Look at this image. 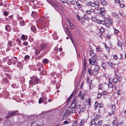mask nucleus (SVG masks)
<instances>
[{"instance_id":"f257e3e1","label":"nucleus","mask_w":126,"mask_h":126,"mask_svg":"<svg viewBox=\"0 0 126 126\" xmlns=\"http://www.w3.org/2000/svg\"><path fill=\"white\" fill-rule=\"evenodd\" d=\"M99 69L98 66L97 65H95L94 69L91 70V69L88 68V72L90 75L92 76V74L93 76H95L98 73Z\"/></svg>"},{"instance_id":"f03ea898","label":"nucleus","mask_w":126,"mask_h":126,"mask_svg":"<svg viewBox=\"0 0 126 126\" xmlns=\"http://www.w3.org/2000/svg\"><path fill=\"white\" fill-rule=\"evenodd\" d=\"M76 101L75 99L73 101L71 102V104L70 105L69 107L67 108L68 110H69L70 109H74L75 108V106L76 105Z\"/></svg>"},{"instance_id":"7ed1b4c3","label":"nucleus","mask_w":126,"mask_h":126,"mask_svg":"<svg viewBox=\"0 0 126 126\" xmlns=\"http://www.w3.org/2000/svg\"><path fill=\"white\" fill-rule=\"evenodd\" d=\"M89 63L94 65H97L98 63L97 62L96 60L92 58H91L89 59Z\"/></svg>"},{"instance_id":"20e7f679","label":"nucleus","mask_w":126,"mask_h":126,"mask_svg":"<svg viewBox=\"0 0 126 126\" xmlns=\"http://www.w3.org/2000/svg\"><path fill=\"white\" fill-rule=\"evenodd\" d=\"M18 111H10L8 115L6 116V118H8L10 117V116L12 115H15L16 113L18 112Z\"/></svg>"},{"instance_id":"39448f33","label":"nucleus","mask_w":126,"mask_h":126,"mask_svg":"<svg viewBox=\"0 0 126 126\" xmlns=\"http://www.w3.org/2000/svg\"><path fill=\"white\" fill-rule=\"evenodd\" d=\"M117 77L114 76L113 79L110 78L109 80L110 82L113 83V84H115L117 81Z\"/></svg>"},{"instance_id":"423d86ee","label":"nucleus","mask_w":126,"mask_h":126,"mask_svg":"<svg viewBox=\"0 0 126 126\" xmlns=\"http://www.w3.org/2000/svg\"><path fill=\"white\" fill-rule=\"evenodd\" d=\"M68 110V109L67 110H66V113H68V114H67V115H68V114H70L72 113H76L77 112V111L75 110Z\"/></svg>"},{"instance_id":"0eeeda50","label":"nucleus","mask_w":126,"mask_h":126,"mask_svg":"<svg viewBox=\"0 0 126 126\" xmlns=\"http://www.w3.org/2000/svg\"><path fill=\"white\" fill-rule=\"evenodd\" d=\"M105 11L104 8H100V15H101L102 16H104L105 15Z\"/></svg>"},{"instance_id":"6e6552de","label":"nucleus","mask_w":126,"mask_h":126,"mask_svg":"<svg viewBox=\"0 0 126 126\" xmlns=\"http://www.w3.org/2000/svg\"><path fill=\"white\" fill-rule=\"evenodd\" d=\"M34 80L35 81V84H37L39 81V79L36 77H33Z\"/></svg>"},{"instance_id":"1a4fd4ad","label":"nucleus","mask_w":126,"mask_h":126,"mask_svg":"<svg viewBox=\"0 0 126 126\" xmlns=\"http://www.w3.org/2000/svg\"><path fill=\"white\" fill-rule=\"evenodd\" d=\"M29 83L30 85H34L35 84V81L34 80L33 78L31 79L29 81Z\"/></svg>"},{"instance_id":"9d476101","label":"nucleus","mask_w":126,"mask_h":126,"mask_svg":"<svg viewBox=\"0 0 126 126\" xmlns=\"http://www.w3.org/2000/svg\"><path fill=\"white\" fill-rule=\"evenodd\" d=\"M17 66L20 69H21L23 68L22 63L21 62H18L17 63Z\"/></svg>"},{"instance_id":"9b49d317","label":"nucleus","mask_w":126,"mask_h":126,"mask_svg":"<svg viewBox=\"0 0 126 126\" xmlns=\"http://www.w3.org/2000/svg\"><path fill=\"white\" fill-rule=\"evenodd\" d=\"M78 96H80L81 99H83L84 96V93H82V92L81 91H80L79 92V94L78 95Z\"/></svg>"},{"instance_id":"f8f14e48","label":"nucleus","mask_w":126,"mask_h":126,"mask_svg":"<svg viewBox=\"0 0 126 126\" xmlns=\"http://www.w3.org/2000/svg\"><path fill=\"white\" fill-rule=\"evenodd\" d=\"M44 18H39L38 19V21L39 23H40L41 24H43L42 23L44 22V20L45 19Z\"/></svg>"},{"instance_id":"ddd939ff","label":"nucleus","mask_w":126,"mask_h":126,"mask_svg":"<svg viewBox=\"0 0 126 126\" xmlns=\"http://www.w3.org/2000/svg\"><path fill=\"white\" fill-rule=\"evenodd\" d=\"M37 13L35 11H32L31 14L32 16L34 17H36L37 16Z\"/></svg>"},{"instance_id":"4468645a","label":"nucleus","mask_w":126,"mask_h":126,"mask_svg":"<svg viewBox=\"0 0 126 126\" xmlns=\"http://www.w3.org/2000/svg\"><path fill=\"white\" fill-rule=\"evenodd\" d=\"M31 30L34 32H35L36 31V29L35 27L33 25H32L31 26Z\"/></svg>"},{"instance_id":"2eb2a0df","label":"nucleus","mask_w":126,"mask_h":126,"mask_svg":"<svg viewBox=\"0 0 126 126\" xmlns=\"http://www.w3.org/2000/svg\"><path fill=\"white\" fill-rule=\"evenodd\" d=\"M112 15L113 16L116 18H118L119 16L115 12H113L112 13Z\"/></svg>"},{"instance_id":"dca6fc26","label":"nucleus","mask_w":126,"mask_h":126,"mask_svg":"<svg viewBox=\"0 0 126 126\" xmlns=\"http://www.w3.org/2000/svg\"><path fill=\"white\" fill-rule=\"evenodd\" d=\"M108 64L110 66L111 68H114V66H115V65L113 63L110 62H109L108 63Z\"/></svg>"},{"instance_id":"f3484780","label":"nucleus","mask_w":126,"mask_h":126,"mask_svg":"<svg viewBox=\"0 0 126 126\" xmlns=\"http://www.w3.org/2000/svg\"><path fill=\"white\" fill-rule=\"evenodd\" d=\"M37 66L38 68V70L39 71H40L41 70V67H42L43 65L42 64H37Z\"/></svg>"},{"instance_id":"a211bd4d","label":"nucleus","mask_w":126,"mask_h":126,"mask_svg":"<svg viewBox=\"0 0 126 126\" xmlns=\"http://www.w3.org/2000/svg\"><path fill=\"white\" fill-rule=\"evenodd\" d=\"M101 3L103 5H106L107 4L106 0H100Z\"/></svg>"},{"instance_id":"6ab92c4d","label":"nucleus","mask_w":126,"mask_h":126,"mask_svg":"<svg viewBox=\"0 0 126 126\" xmlns=\"http://www.w3.org/2000/svg\"><path fill=\"white\" fill-rule=\"evenodd\" d=\"M42 61L44 63H48L49 60L45 58L43 59L42 60Z\"/></svg>"},{"instance_id":"aec40b11","label":"nucleus","mask_w":126,"mask_h":126,"mask_svg":"<svg viewBox=\"0 0 126 126\" xmlns=\"http://www.w3.org/2000/svg\"><path fill=\"white\" fill-rule=\"evenodd\" d=\"M59 3L57 2H53L52 3V4L53 6L57 7L59 5Z\"/></svg>"},{"instance_id":"412c9836","label":"nucleus","mask_w":126,"mask_h":126,"mask_svg":"<svg viewBox=\"0 0 126 126\" xmlns=\"http://www.w3.org/2000/svg\"><path fill=\"white\" fill-rule=\"evenodd\" d=\"M5 29L8 32H9L11 31V29L9 26L8 25L5 28Z\"/></svg>"},{"instance_id":"4be33fe9","label":"nucleus","mask_w":126,"mask_h":126,"mask_svg":"<svg viewBox=\"0 0 126 126\" xmlns=\"http://www.w3.org/2000/svg\"><path fill=\"white\" fill-rule=\"evenodd\" d=\"M19 23L21 26H24L25 24V21L24 20L21 21L19 22Z\"/></svg>"},{"instance_id":"5701e85b","label":"nucleus","mask_w":126,"mask_h":126,"mask_svg":"<svg viewBox=\"0 0 126 126\" xmlns=\"http://www.w3.org/2000/svg\"><path fill=\"white\" fill-rule=\"evenodd\" d=\"M118 45L119 47H122V42L118 40Z\"/></svg>"},{"instance_id":"b1692460","label":"nucleus","mask_w":126,"mask_h":126,"mask_svg":"<svg viewBox=\"0 0 126 126\" xmlns=\"http://www.w3.org/2000/svg\"><path fill=\"white\" fill-rule=\"evenodd\" d=\"M53 38L54 40H57L58 39V37L56 35L55 33H54L53 35Z\"/></svg>"},{"instance_id":"393cba45","label":"nucleus","mask_w":126,"mask_h":126,"mask_svg":"<svg viewBox=\"0 0 126 126\" xmlns=\"http://www.w3.org/2000/svg\"><path fill=\"white\" fill-rule=\"evenodd\" d=\"M21 39L22 40H25L27 39V38L25 37L24 35H23L21 37Z\"/></svg>"},{"instance_id":"a878e982","label":"nucleus","mask_w":126,"mask_h":126,"mask_svg":"<svg viewBox=\"0 0 126 126\" xmlns=\"http://www.w3.org/2000/svg\"><path fill=\"white\" fill-rule=\"evenodd\" d=\"M78 90H74L72 93L71 94V96H73L75 95L77 93V91Z\"/></svg>"},{"instance_id":"bb28decb","label":"nucleus","mask_w":126,"mask_h":126,"mask_svg":"<svg viewBox=\"0 0 126 126\" xmlns=\"http://www.w3.org/2000/svg\"><path fill=\"white\" fill-rule=\"evenodd\" d=\"M44 100V99L42 98H40L39 100V104L41 103Z\"/></svg>"},{"instance_id":"cd10ccee","label":"nucleus","mask_w":126,"mask_h":126,"mask_svg":"<svg viewBox=\"0 0 126 126\" xmlns=\"http://www.w3.org/2000/svg\"><path fill=\"white\" fill-rule=\"evenodd\" d=\"M84 122L85 121L84 120H81V122L80 123V126H82L83 125Z\"/></svg>"},{"instance_id":"c85d7f7f","label":"nucleus","mask_w":126,"mask_h":126,"mask_svg":"<svg viewBox=\"0 0 126 126\" xmlns=\"http://www.w3.org/2000/svg\"><path fill=\"white\" fill-rule=\"evenodd\" d=\"M94 55H92V58H92L94 59H95V60H96V61L97 60V56L95 55H94Z\"/></svg>"},{"instance_id":"c756f323","label":"nucleus","mask_w":126,"mask_h":126,"mask_svg":"<svg viewBox=\"0 0 126 126\" xmlns=\"http://www.w3.org/2000/svg\"><path fill=\"white\" fill-rule=\"evenodd\" d=\"M12 62L11 59H9L7 61V63L8 65H10L11 64Z\"/></svg>"},{"instance_id":"7c9ffc66","label":"nucleus","mask_w":126,"mask_h":126,"mask_svg":"<svg viewBox=\"0 0 126 126\" xmlns=\"http://www.w3.org/2000/svg\"><path fill=\"white\" fill-rule=\"evenodd\" d=\"M96 5L97 6H98V5L97 4H96L95 2H92L91 5V6L93 7H95V6Z\"/></svg>"},{"instance_id":"2f4dec72","label":"nucleus","mask_w":126,"mask_h":126,"mask_svg":"<svg viewBox=\"0 0 126 126\" xmlns=\"http://www.w3.org/2000/svg\"><path fill=\"white\" fill-rule=\"evenodd\" d=\"M101 66L104 69H105L106 67V65L105 63H102V64H101Z\"/></svg>"},{"instance_id":"473e14b6","label":"nucleus","mask_w":126,"mask_h":126,"mask_svg":"<svg viewBox=\"0 0 126 126\" xmlns=\"http://www.w3.org/2000/svg\"><path fill=\"white\" fill-rule=\"evenodd\" d=\"M37 124L34 122H33L31 124V126H37Z\"/></svg>"},{"instance_id":"72a5a7b5","label":"nucleus","mask_w":126,"mask_h":126,"mask_svg":"<svg viewBox=\"0 0 126 126\" xmlns=\"http://www.w3.org/2000/svg\"><path fill=\"white\" fill-rule=\"evenodd\" d=\"M96 51L99 52H102V49L100 47H98L96 48Z\"/></svg>"},{"instance_id":"f704fd0d","label":"nucleus","mask_w":126,"mask_h":126,"mask_svg":"<svg viewBox=\"0 0 126 126\" xmlns=\"http://www.w3.org/2000/svg\"><path fill=\"white\" fill-rule=\"evenodd\" d=\"M3 81L4 82H8V79L6 78H4L3 79Z\"/></svg>"},{"instance_id":"c9c22d12","label":"nucleus","mask_w":126,"mask_h":126,"mask_svg":"<svg viewBox=\"0 0 126 126\" xmlns=\"http://www.w3.org/2000/svg\"><path fill=\"white\" fill-rule=\"evenodd\" d=\"M46 73L47 72L46 71L44 70H43L40 73V74H42L44 75H45V74H46Z\"/></svg>"},{"instance_id":"e433bc0d","label":"nucleus","mask_w":126,"mask_h":126,"mask_svg":"<svg viewBox=\"0 0 126 126\" xmlns=\"http://www.w3.org/2000/svg\"><path fill=\"white\" fill-rule=\"evenodd\" d=\"M85 109V108L84 107H83L82 108H81L80 109V110L79 111V113L81 112L84 111Z\"/></svg>"},{"instance_id":"4c0bfd02","label":"nucleus","mask_w":126,"mask_h":126,"mask_svg":"<svg viewBox=\"0 0 126 126\" xmlns=\"http://www.w3.org/2000/svg\"><path fill=\"white\" fill-rule=\"evenodd\" d=\"M116 108L115 105H112L111 107V109L112 110H114Z\"/></svg>"},{"instance_id":"58836bf2","label":"nucleus","mask_w":126,"mask_h":126,"mask_svg":"<svg viewBox=\"0 0 126 126\" xmlns=\"http://www.w3.org/2000/svg\"><path fill=\"white\" fill-rule=\"evenodd\" d=\"M108 93V92L106 91H104L101 93V94L102 95H107V94Z\"/></svg>"},{"instance_id":"ea45409f","label":"nucleus","mask_w":126,"mask_h":126,"mask_svg":"<svg viewBox=\"0 0 126 126\" xmlns=\"http://www.w3.org/2000/svg\"><path fill=\"white\" fill-rule=\"evenodd\" d=\"M72 96H71V95L67 99V103H68L69 101L71 98H72Z\"/></svg>"},{"instance_id":"a19ab883","label":"nucleus","mask_w":126,"mask_h":126,"mask_svg":"<svg viewBox=\"0 0 126 126\" xmlns=\"http://www.w3.org/2000/svg\"><path fill=\"white\" fill-rule=\"evenodd\" d=\"M117 122V120H114L112 122V124H113V126H114Z\"/></svg>"},{"instance_id":"79ce46f5","label":"nucleus","mask_w":126,"mask_h":126,"mask_svg":"<svg viewBox=\"0 0 126 126\" xmlns=\"http://www.w3.org/2000/svg\"><path fill=\"white\" fill-rule=\"evenodd\" d=\"M59 84L58 83H57V84L56 85V89H59Z\"/></svg>"},{"instance_id":"37998d69","label":"nucleus","mask_w":126,"mask_h":126,"mask_svg":"<svg viewBox=\"0 0 126 126\" xmlns=\"http://www.w3.org/2000/svg\"><path fill=\"white\" fill-rule=\"evenodd\" d=\"M22 19V18L21 17H17V19L18 21L21 20Z\"/></svg>"},{"instance_id":"c03bdc74","label":"nucleus","mask_w":126,"mask_h":126,"mask_svg":"<svg viewBox=\"0 0 126 126\" xmlns=\"http://www.w3.org/2000/svg\"><path fill=\"white\" fill-rule=\"evenodd\" d=\"M12 61L13 64H15L16 63L17 61V60H15L14 59H13L12 60Z\"/></svg>"},{"instance_id":"a18cd8bd","label":"nucleus","mask_w":126,"mask_h":126,"mask_svg":"<svg viewBox=\"0 0 126 126\" xmlns=\"http://www.w3.org/2000/svg\"><path fill=\"white\" fill-rule=\"evenodd\" d=\"M63 3H68V2L67 0H61Z\"/></svg>"},{"instance_id":"49530a36","label":"nucleus","mask_w":126,"mask_h":126,"mask_svg":"<svg viewBox=\"0 0 126 126\" xmlns=\"http://www.w3.org/2000/svg\"><path fill=\"white\" fill-rule=\"evenodd\" d=\"M102 123V121L101 120H100L98 121V125L100 126L101 125Z\"/></svg>"},{"instance_id":"de8ad7c7","label":"nucleus","mask_w":126,"mask_h":126,"mask_svg":"<svg viewBox=\"0 0 126 126\" xmlns=\"http://www.w3.org/2000/svg\"><path fill=\"white\" fill-rule=\"evenodd\" d=\"M46 45L45 44H44L42 45L41 46V48L42 50L45 47Z\"/></svg>"},{"instance_id":"09e8293b","label":"nucleus","mask_w":126,"mask_h":126,"mask_svg":"<svg viewBox=\"0 0 126 126\" xmlns=\"http://www.w3.org/2000/svg\"><path fill=\"white\" fill-rule=\"evenodd\" d=\"M105 47L106 50L108 51V52H109L110 51V48L106 46H105Z\"/></svg>"},{"instance_id":"8fccbe9b","label":"nucleus","mask_w":126,"mask_h":126,"mask_svg":"<svg viewBox=\"0 0 126 126\" xmlns=\"http://www.w3.org/2000/svg\"><path fill=\"white\" fill-rule=\"evenodd\" d=\"M30 56L28 55H26L24 57V59H27L29 58Z\"/></svg>"},{"instance_id":"3c124183","label":"nucleus","mask_w":126,"mask_h":126,"mask_svg":"<svg viewBox=\"0 0 126 126\" xmlns=\"http://www.w3.org/2000/svg\"><path fill=\"white\" fill-rule=\"evenodd\" d=\"M108 22L110 24L112 25L113 23V21L112 20L110 19L108 20Z\"/></svg>"},{"instance_id":"603ef678","label":"nucleus","mask_w":126,"mask_h":126,"mask_svg":"<svg viewBox=\"0 0 126 126\" xmlns=\"http://www.w3.org/2000/svg\"><path fill=\"white\" fill-rule=\"evenodd\" d=\"M105 25L108 28H109L110 27V25L107 23L105 24Z\"/></svg>"},{"instance_id":"864d4df0","label":"nucleus","mask_w":126,"mask_h":126,"mask_svg":"<svg viewBox=\"0 0 126 126\" xmlns=\"http://www.w3.org/2000/svg\"><path fill=\"white\" fill-rule=\"evenodd\" d=\"M113 56L114 58L116 60L118 58V57L117 55H113Z\"/></svg>"},{"instance_id":"5fc2aeb1","label":"nucleus","mask_w":126,"mask_h":126,"mask_svg":"<svg viewBox=\"0 0 126 126\" xmlns=\"http://www.w3.org/2000/svg\"><path fill=\"white\" fill-rule=\"evenodd\" d=\"M108 86L109 87L111 88L112 87L113 85L111 83H110L109 84V85H108Z\"/></svg>"},{"instance_id":"6e6d98bb","label":"nucleus","mask_w":126,"mask_h":126,"mask_svg":"<svg viewBox=\"0 0 126 126\" xmlns=\"http://www.w3.org/2000/svg\"><path fill=\"white\" fill-rule=\"evenodd\" d=\"M76 4L77 5L78 7L80 6L81 5L78 2H76Z\"/></svg>"},{"instance_id":"4d7b16f0","label":"nucleus","mask_w":126,"mask_h":126,"mask_svg":"<svg viewBox=\"0 0 126 126\" xmlns=\"http://www.w3.org/2000/svg\"><path fill=\"white\" fill-rule=\"evenodd\" d=\"M80 20L82 22H84L85 20V19L84 17H81L80 18Z\"/></svg>"},{"instance_id":"13d9d810","label":"nucleus","mask_w":126,"mask_h":126,"mask_svg":"<svg viewBox=\"0 0 126 126\" xmlns=\"http://www.w3.org/2000/svg\"><path fill=\"white\" fill-rule=\"evenodd\" d=\"M103 85L102 84H100L99 85V89H102V88Z\"/></svg>"},{"instance_id":"bf43d9fd","label":"nucleus","mask_w":126,"mask_h":126,"mask_svg":"<svg viewBox=\"0 0 126 126\" xmlns=\"http://www.w3.org/2000/svg\"><path fill=\"white\" fill-rule=\"evenodd\" d=\"M80 107V105H77V106L76 107L75 109H79Z\"/></svg>"},{"instance_id":"052dcab7","label":"nucleus","mask_w":126,"mask_h":126,"mask_svg":"<svg viewBox=\"0 0 126 126\" xmlns=\"http://www.w3.org/2000/svg\"><path fill=\"white\" fill-rule=\"evenodd\" d=\"M69 25L71 29H72L74 27L73 26V24L72 23L69 24Z\"/></svg>"},{"instance_id":"680f3d73","label":"nucleus","mask_w":126,"mask_h":126,"mask_svg":"<svg viewBox=\"0 0 126 126\" xmlns=\"http://www.w3.org/2000/svg\"><path fill=\"white\" fill-rule=\"evenodd\" d=\"M3 14L5 16H7L8 13L7 12H4Z\"/></svg>"},{"instance_id":"e2e57ef3","label":"nucleus","mask_w":126,"mask_h":126,"mask_svg":"<svg viewBox=\"0 0 126 126\" xmlns=\"http://www.w3.org/2000/svg\"><path fill=\"white\" fill-rule=\"evenodd\" d=\"M91 19L94 21H95L96 20V18L95 17H93Z\"/></svg>"},{"instance_id":"0e129e2a","label":"nucleus","mask_w":126,"mask_h":126,"mask_svg":"<svg viewBox=\"0 0 126 126\" xmlns=\"http://www.w3.org/2000/svg\"><path fill=\"white\" fill-rule=\"evenodd\" d=\"M84 66H86V59H85V58L84 59Z\"/></svg>"},{"instance_id":"69168bd1","label":"nucleus","mask_w":126,"mask_h":126,"mask_svg":"<svg viewBox=\"0 0 126 126\" xmlns=\"http://www.w3.org/2000/svg\"><path fill=\"white\" fill-rule=\"evenodd\" d=\"M100 31L101 32H103L104 31V29L103 28H101L100 29Z\"/></svg>"},{"instance_id":"338daca9","label":"nucleus","mask_w":126,"mask_h":126,"mask_svg":"<svg viewBox=\"0 0 126 126\" xmlns=\"http://www.w3.org/2000/svg\"><path fill=\"white\" fill-rule=\"evenodd\" d=\"M93 53H94V52H93V51L92 50L90 51L89 52V53L90 54V55L91 56H92V54H93Z\"/></svg>"},{"instance_id":"774afa93","label":"nucleus","mask_w":126,"mask_h":126,"mask_svg":"<svg viewBox=\"0 0 126 126\" xmlns=\"http://www.w3.org/2000/svg\"><path fill=\"white\" fill-rule=\"evenodd\" d=\"M40 52V51L39 50H37L36 51V54H38Z\"/></svg>"}]
</instances>
